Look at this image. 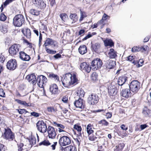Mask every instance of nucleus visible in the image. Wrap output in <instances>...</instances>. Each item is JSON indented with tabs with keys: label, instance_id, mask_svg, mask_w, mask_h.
Wrapping results in <instances>:
<instances>
[{
	"label": "nucleus",
	"instance_id": "f257e3e1",
	"mask_svg": "<svg viewBox=\"0 0 151 151\" xmlns=\"http://www.w3.org/2000/svg\"><path fill=\"white\" fill-rule=\"evenodd\" d=\"M77 79L75 74L73 76L70 73L65 74L64 78L62 80L63 86L65 87H68L70 85L77 83Z\"/></svg>",
	"mask_w": 151,
	"mask_h": 151
},
{
	"label": "nucleus",
	"instance_id": "f03ea898",
	"mask_svg": "<svg viewBox=\"0 0 151 151\" xmlns=\"http://www.w3.org/2000/svg\"><path fill=\"white\" fill-rule=\"evenodd\" d=\"M25 21V18L22 14H18L14 17L13 24L15 27H19L24 24Z\"/></svg>",
	"mask_w": 151,
	"mask_h": 151
},
{
	"label": "nucleus",
	"instance_id": "7ed1b4c3",
	"mask_svg": "<svg viewBox=\"0 0 151 151\" xmlns=\"http://www.w3.org/2000/svg\"><path fill=\"white\" fill-rule=\"evenodd\" d=\"M91 69L93 70H96L101 68L103 63L102 60L99 58H96L91 62Z\"/></svg>",
	"mask_w": 151,
	"mask_h": 151
},
{
	"label": "nucleus",
	"instance_id": "20e7f679",
	"mask_svg": "<svg viewBox=\"0 0 151 151\" xmlns=\"http://www.w3.org/2000/svg\"><path fill=\"white\" fill-rule=\"evenodd\" d=\"M140 83L137 80L132 81L129 85V89L132 92L137 93L140 88Z\"/></svg>",
	"mask_w": 151,
	"mask_h": 151
},
{
	"label": "nucleus",
	"instance_id": "39448f33",
	"mask_svg": "<svg viewBox=\"0 0 151 151\" xmlns=\"http://www.w3.org/2000/svg\"><path fill=\"white\" fill-rule=\"evenodd\" d=\"M99 101V97L95 93H92L88 96L87 101L89 105H94L96 104Z\"/></svg>",
	"mask_w": 151,
	"mask_h": 151
},
{
	"label": "nucleus",
	"instance_id": "423d86ee",
	"mask_svg": "<svg viewBox=\"0 0 151 151\" xmlns=\"http://www.w3.org/2000/svg\"><path fill=\"white\" fill-rule=\"evenodd\" d=\"M38 130L40 132L45 133L46 132L47 128L46 124L42 121H39L36 124Z\"/></svg>",
	"mask_w": 151,
	"mask_h": 151
},
{
	"label": "nucleus",
	"instance_id": "0eeeda50",
	"mask_svg": "<svg viewBox=\"0 0 151 151\" xmlns=\"http://www.w3.org/2000/svg\"><path fill=\"white\" fill-rule=\"evenodd\" d=\"M48 133V137L49 138L54 139L55 138L57 135V129H55L53 127L49 126L47 130Z\"/></svg>",
	"mask_w": 151,
	"mask_h": 151
},
{
	"label": "nucleus",
	"instance_id": "6e6552de",
	"mask_svg": "<svg viewBox=\"0 0 151 151\" xmlns=\"http://www.w3.org/2000/svg\"><path fill=\"white\" fill-rule=\"evenodd\" d=\"M71 143V140L70 138L65 136L61 137L59 141V143L61 146L69 145Z\"/></svg>",
	"mask_w": 151,
	"mask_h": 151
},
{
	"label": "nucleus",
	"instance_id": "1a4fd4ad",
	"mask_svg": "<svg viewBox=\"0 0 151 151\" xmlns=\"http://www.w3.org/2000/svg\"><path fill=\"white\" fill-rule=\"evenodd\" d=\"M47 81V78L43 75L38 76L36 80V82H37V85L40 87L41 88L44 87V86L45 85V83Z\"/></svg>",
	"mask_w": 151,
	"mask_h": 151
},
{
	"label": "nucleus",
	"instance_id": "9d476101",
	"mask_svg": "<svg viewBox=\"0 0 151 151\" xmlns=\"http://www.w3.org/2000/svg\"><path fill=\"white\" fill-rule=\"evenodd\" d=\"M20 47L19 44H16L13 45L9 49V54L12 56L16 55L18 52Z\"/></svg>",
	"mask_w": 151,
	"mask_h": 151
},
{
	"label": "nucleus",
	"instance_id": "9b49d317",
	"mask_svg": "<svg viewBox=\"0 0 151 151\" xmlns=\"http://www.w3.org/2000/svg\"><path fill=\"white\" fill-rule=\"evenodd\" d=\"M2 137L4 139L9 140H13L14 138V134L10 129H5V131L4 134L2 135Z\"/></svg>",
	"mask_w": 151,
	"mask_h": 151
},
{
	"label": "nucleus",
	"instance_id": "f8f14e48",
	"mask_svg": "<svg viewBox=\"0 0 151 151\" xmlns=\"http://www.w3.org/2000/svg\"><path fill=\"white\" fill-rule=\"evenodd\" d=\"M17 61L14 59H12L9 60L6 64L7 68L10 70H13L17 67Z\"/></svg>",
	"mask_w": 151,
	"mask_h": 151
},
{
	"label": "nucleus",
	"instance_id": "ddd939ff",
	"mask_svg": "<svg viewBox=\"0 0 151 151\" xmlns=\"http://www.w3.org/2000/svg\"><path fill=\"white\" fill-rule=\"evenodd\" d=\"M80 69L82 71L89 73L91 70V66H89L88 63L84 62L81 64Z\"/></svg>",
	"mask_w": 151,
	"mask_h": 151
},
{
	"label": "nucleus",
	"instance_id": "4468645a",
	"mask_svg": "<svg viewBox=\"0 0 151 151\" xmlns=\"http://www.w3.org/2000/svg\"><path fill=\"white\" fill-rule=\"evenodd\" d=\"M127 77L126 76H122L119 78L117 83H116V86L118 85V89H121L122 88V86L127 81Z\"/></svg>",
	"mask_w": 151,
	"mask_h": 151
},
{
	"label": "nucleus",
	"instance_id": "2eb2a0df",
	"mask_svg": "<svg viewBox=\"0 0 151 151\" xmlns=\"http://www.w3.org/2000/svg\"><path fill=\"white\" fill-rule=\"evenodd\" d=\"M33 3L39 8L43 9L45 8L46 4L43 0H32Z\"/></svg>",
	"mask_w": 151,
	"mask_h": 151
},
{
	"label": "nucleus",
	"instance_id": "dca6fc26",
	"mask_svg": "<svg viewBox=\"0 0 151 151\" xmlns=\"http://www.w3.org/2000/svg\"><path fill=\"white\" fill-rule=\"evenodd\" d=\"M74 105L77 108L83 109L85 107V101L83 99L80 98L78 100L76 101L74 103Z\"/></svg>",
	"mask_w": 151,
	"mask_h": 151
},
{
	"label": "nucleus",
	"instance_id": "f3484780",
	"mask_svg": "<svg viewBox=\"0 0 151 151\" xmlns=\"http://www.w3.org/2000/svg\"><path fill=\"white\" fill-rule=\"evenodd\" d=\"M56 42L55 41L53 40L52 39L48 38L45 41L43 47H46L49 45H53L54 47H55L56 46Z\"/></svg>",
	"mask_w": 151,
	"mask_h": 151
},
{
	"label": "nucleus",
	"instance_id": "a211bd4d",
	"mask_svg": "<svg viewBox=\"0 0 151 151\" xmlns=\"http://www.w3.org/2000/svg\"><path fill=\"white\" fill-rule=\"evenodd\" d=\"M116 65V62L112 60L108 61L105 65L107 70L114 68Z\"/></svg>",
	"mask_w": 151,
	"mask_h": 151
},
{
	"label": "nucleus",
	"instance_id": "6ab92c4d",
	"mask_svg": "<svg viewBox=\"0 0 151 151\" xmlns=\"http://www.w3.org/2000/svg\"><path fill=\"white\" fill-rule=\"evenodd\" d=\"M19 53V58L22 60L25 61H28L30 60V58L29 55L24 52H20Z\"/></svg>",
	"mask_w": 151,
	"mask_h": 151
},
{
	"label": "nucleus",
	"instance_id": "aec40b11",
	"mask_svg": "<svg viewBox=\"0 0 151 151\" xmlns=\"http://www.w3.org/2000/svg\"><path fill=\"white\" fill-rule=\"evenodd\" d=\"M26 78L29 82L32 81V84H35L36 83V76L34 74H31L30 75H28L26 77Z\"/></svg>",
	"mask_w": 151,
	"mask_h": 151
},
{
	"label": "nucleus",
	"instance_id": "412c9836",
	"mask_svg": "<svg viewBox=\"0 0 151 151\" xmlns=\"http://www.w3.org/2000/svg\"><path fill=\"white\" fill-rule=\"evenodd\" d=\"M130 90L128 88H126L123 90L121 93V95L125 98H128L130 95Z\"/></svg>",
	"mask_w": 151,
	"mask_h": 151
},
{
	"label": "nucleus",
	"instance_id": "4be33fe9",
	"mask_svg": "<svg viewBox=\"0 0 151 151\" xmlns=\"http://www.w3.org/2000/svg\"><path fill=\"white\" fill-rule=\"evenodd\" d=\"M50 90L52 94L57 93L58 92V88L55 84H53L50 86Z\"/></svg>",
	"mask_w": 151,
	"mask_h": 151
},
{
	"label": "nucleus",
	"instance_id": "5701e85b",
	"mask_svg": "<svg viewBox=\"0 0 151 151\" xmlns=\"http://www.w3.org/2000/svg\"><path fill=\"white\" fill-rule=\"evenodd\" d=\"M142 113L143 115L146 117H149L151 116V110L147 107H145L143 108Z\"/></svg>",
	"mask_w": 151,
	"mask_h": 151
},
{
	"label": "nucleus",
	"instance_id": "b1692460",
	"mask_svg": "<svg viewBox=\"0 0 151 151\" xmlns=\"http://www.w3.org/2000/svg\"><path fill=\"white\" fill-rule=\"evenodd\" d=\"M78 50L79 53L82 55L84 54L87 52V48L85 45H81Z\"/></svg>",
	"mask_w": 151,
	"mask_h": 151
},
{
	"label": "nucleus",
	"instance_id": "393cba45",
	"mask_svg": "<svg viewBox=\"0 0 151 151\" xmlns=\"http://www.w3.org/2000/svg\"><path fill=\"white\" fill-rule=\"evenodd\" d=\"M22 32L27 38L29 39L31 37V32L30 30L27 28L25 29L22 30Z\"/></svg>",
	"mask_w": 151,
	"mask_h": 151
},
{
	"label": "nucleus",
	"instance_id": "a878e982",
	"mask_svg": "<svg viewBox=\"0 0 151 151\" xmlns=\"http://www.w3.org/2000/svg\"><path fill=\"white\" fill-rule=\"evenodd\" d=\"M109 55L111 58H114L117 56L116 52L113 49H111L109 53Z\"/></svg>",
	"mask_w": 151,
	"mask_h": 151
},
{
	"label": "nucleus",
	"instance_id": "bb28decb",
	"mask_svg": "<svg viewBox=\"0 0 151 151\" xmlns=\"http://www.w3.org/2000/svg\"><path fill=\"white\" fill-rule=\"evenodd\" d=\"M48 77L51 79L54 80L55 81H59V77L57 74L51 73L49 74Z\"/></svg>",
	"mask_w": 151,
	"mask_h": 151
},
{
	"label": "nucleus",
	"instance_id": "cd10ccee",
	"mask_svg": "<svg viewBox=\"0 0 151 151\" xmlns=\"http://www.w3.org/2000/svg\"><path fill=\"white\" fill-rule=\"evenodd\" d=\"M124 146V144L123 143H120L116 146L114 151H121Z\"/></svg>",
	"mask_w": 151,
	"mask_h": 151
},
{
	"label": "nucleus",
	"instance_id": "c85d7f7f",
	"mask_svg": "<svg viewBox=\"0 0 151 151\" xmlns=\"http://www.w3.org/2000/svg\"><path fill=\"white\" fill-rule=\"evenodd\" d=\"M91 45V48L92 50L95 52L97 51V50L99 48L100 45L99 43H95L94 44H92Z\"/></svg>",
	"mask_w": 151,
	"mask_h": 151
},
{
	"label": "nucleus",
	"instance_id": "c756f323",
	"mask_svg": "<svg viewBox=\"0 0 151 151\" xmlns=\"http://www.w3.org/2000/svg\"><path fill=\"white\" fill-rule=\"evenodd\" d=\"M105 45L106 46H110L112 47L114 45V43L111 39L105 40L104 41Z\"/></svg>",
	"mask_w": 151,
	"mask_h": 151
},
{
	"label": "nucleus",
	"instance_id": "7c9ffc66",
	"mask_svg": "<svg viewBox=\"0 0 151 151\" xmlns=\"http://www.w3.org/2000/svg\"><path fill=\"white\" fill-rule=\"evenodd\" d=\"M117 88L116 87V88H113L109 90V92L110 95L114 96L116 94L117 92Z\"/></svg>",
	"mask_w": 151,
	"mask_h": 151
},
{
	"label": "nucleus",
	"instance_id": "2f4dec72",
	"mask_svg": "<svg viewBox=\"0 0 151 151\" xmlns=\"http://www.w3.org/2000/svg\"><path fill=\"white\" fill-rule=\"evenodd\" d=\"M70 18L73 21L72 23H74L78 20V17L76 14H71Z\"/></svg>",
	"mask_w": 151,
	"mask_h": 151
},
{
	"label": "nucleus",
	"instance_id": "473e14b6",
	"mask_svg": "<svg viewBox=\"0 0 151 151\" xmlns=\"http://www.w3.org/2000/svg\"><path fill=\"white\" fill-rule=\"evenodd\" d=\"M92 129V126L91 124H89L87 125L86 128V131L88 135H90L93 132V130Z\"/></svg>",
	"mask_w": 151,
	"mask_h": 151
},
{
	"label": "nucleus",
	"instance_id": "72a5a7b5",
	"mask_svg": "<svg viewBox=\"0 0 151 151\" xmlns=\"http://www.w3.org/2000/svg\"><path fill=\"white\" fill-rule=\"evenodd\" d=\"M85 93L83 90L81 88H79L77 92V95L79 96L80 97H83Z\"/></svg>",
	"mask_w": 151,
	"mask_h": 151
},
{
	"label": "nucleus",
	"instance_id": "f704fd0d",
	"mask_svg": "<svg viewBox=\"0 0 151 151\" xmlns=\"http://www.w3.org/2000/svg\"><path fill=\"white\" fill-rule=\"evenodd\" d=\"M15 101H16L18 104L23 105L26 106H30L29 104H27L25 101H22L18 99H15Z\"/></svg>",
	"mask_w": 151,
	"mask_h": 151
},
{
	"label": "nucleus",
	"instance_id": "c9c22d12",
	"mask_svg": "<svg viewBox=\"0 0 151 151\" xmlns=\"http://www.w3.org/2000/svg\"><path fill=\"white\" fill-rule=\"evenodd\" d=\"M30 13L32 14L37 16L40 14L39 11L35 9H31L30 11Z\"/></svg>",
	"mask_w": 151,
	"mask_h": 151
},
{
	"label": "nucleus",
	"instance_id": "e433bc0d",
	"mask_svg": "<svg viewBox=\"0 0 151 151\" xmlns=\"http://www.w3.org/2000/svg\"><path fill=\"white\" fill-rule=\"evenodd\" d=\"M81 17L79 19L80 22L82 21L83 19L86 17L87 16L86 14V13L82 11L81 9H80Z\"/></svg>",
	"mask_w": 151,
	"mask_h": 151
},
{
	"label": "nucleus",
	"instance_id": "4c0bfd02",
	"mask_svg": "<svg viewBox=\"0 0 151 151\" xmlns=\"http://www.w3.org/2000/svg\"><path fill=\"white\" fill-rule=\"evenodd\" d=\"M99 124H101L102 125L106 126H107L109 123L105 119H102L99 122Z\"/></svg>",
	"mask_w": 151,
	"mask_h": 151
},
{
	"label": "nucleus",
	"instance_id": "58836bf2",
	"mask_svg": "<svg viewBox=\"0 0 151 151\" xmlns=\"http://www.w3.org/2000/svg\"><path fill=\"white\" fill-rule=\"evenodd\" d=\"M29 142L30 144L31 145V147L32 145H35L36 143V139L35 137H32L31 139H29Z\"/></svg>",
	"mask_w": 151,
	"mask_h": 151
},
{
	"label": "nucleus",
	"instance_id": "ea45409f",
	"mask_svg": "<svg viewBox=\"0 0 151 151\" xmlns=\"http://www.w3.org/2000/svg\"><path fill=\"white\" fill-rule=\"evenodd\" d=\"M75 148V146L70 145L66 147L65 150L66 151H73Z\"/></svg>",
	"mask_w": 151,
	"mask_h": 151
},
{
	"label": "nucleus",
	"instance_id": "a19ab883",
	"mask_svg": "<svg viewBox=\"0 0 151 151\" xmlns=\"http://www.w3.org/2000/svg\"><path fill=\"white\" fill-rule=\"evenodd\" d=\"M50 143L48 140H44L39 144L40 145H43L45 146H48L50 145Z\"/></svg>",
	"mask_w": 151,
	"mask_h": 151
},
{
	"label": "nucleus",
	"instance_id": "79ce46f5",
	"mask_svg": "<svg viewBox=\"0 0 151 151\" xmlns=\"http://www.w3.org/2000/svg\"><path fill=\"white\" fill-rule=\"evenodd\" d=\"M7 18L6 16L4 14V12L1 13L0 15V20L1 21H4Z\"/></svg>",
	"mask_w": 151,
	"mask_h": 151
},
{
	"label": "nucleus",
	"instance_id": "37998d69",
	"mask_svg": "<svg viewBox=\"0 0 151 151\" xmlns=\"http://www.w3.org/2000/svg\"><path fill=\"white\" fill-rule=\"evenodd\" d=\"M141 48L140 47H134L131 50L132 52H134L136 51H140Z\"/></svg>",
	"mask_w": 151,
	"mask_h": 151
},
{
	"label": "nucleus",
	"instance_id": "c03bdc74",
	"mask_svg": "<svg viewBox=\"0 0 151 151\" xmlns=\"http://www.w3.org/2000/svg\"><path fill=\"white\" fill-rule=\"evenodd\" d=\"M74 128L78 132V133H81V128L80 126L77 125H75L74 126Z\"/></svg>",
	"mask_w": 151,
	"mask_h": 151
},
{
	"label": "nucleus",
	"instance_id": "a18cd8bd",
	"mask_svg": "<svg viewBox=\"0 0 151 151\" xmlns=\"http://www.w3.org/2000/svg\"><path fill=\"white\" fill-rule=\"evenodd\" d=\"M14 0H6V1L3 3V5L4 7H6L7 5L9 4V3L12 2Z\"/></svg>",
	"mask_w": 151,
	"mask_h": 151
},
{
	"label": "nucleus",
	"instance_id": "49530a36",
	"mask_svg": "<svg viewBox=\"0 0 151 151\" xmlns=\"http://www.w3.org/2000/svg\"><path fill=\"white\" fill-rule=\"evenodd\" d=\"M18 151H22L23 150V147H24V145L23 143H20L19 144H18Z\"/></svg>",
	"mask_w": 151,
	"mask_h": 151
},
{
	"label": "nucleus",
	"instance_id": "de8ad7c7",
	"mask_svg": "<svg viewBox=\"0 0 151 151\" xmlns=\"http://www.w3.org/2000/svg\"><path fill=\"white\" fill-rule=\"evenodd\" d=\"M17 110L19 113L20 114H23L25 113H26L27 112H28L26 111L24 109H17Z\"/></svg>",
	"mask_w": 151,
	"mask_h": 151
},
{
	"label": "nucleus",
	"instance_id": "09e8293b",
	"mask_svg": "<svg viewBox=\"0 0 151 151\" xmlns=\"http://www.w3.org/2000/svg\"><path fill=\"white\" fill-rule=\"evenodd\" d=\"M67 15L66 14H60V17L62 20L63 21H65V19L67 17Z\"/></svg>",
	"mask_w": 151,
	"mask_h": 151
},
{
	"label": "nucleus",
	"instance_id": "8fccbe9b",
	"mask_svg": "<svg viewBox=\"0 0 151 151\" xmlns=\"http://www.w3.org/2000/svg\"><path fill=\"white\" fill-rule=\"evenodd\" d=\"M53 123L55 125L57 126L58 127H60L59 128L61 129H64L65 128L64 126L61 124H58L56 122H54Z\"/></svg>",
	"mask_w": 151,
	"mask_h": 151
},
{
	"label": "nucleus",
	"instance_id": "3c124183",
	"mask_svg": "<svg viewBox=\"0 0 151 151\" xmlns=\"http://www.w3.org/2000/svg\"><path fill=\"white\" fill-rule=\"evenodd\" d=\"M47 109L48 111L50 112H54L55 111V109L53 107H48Z\"/></svg>",
	"mask_w": 151,
	"mask_h": 151
},
{
	"label": "nucleus",
	"instance_id": "603ef678",
	"mask_svg": "<svg viewBox=\"0 0 151 151\" xmlns=\"http://www.w3.org/2000/svg\"><path fill=\"white\" fill-rule=\"evenodd\" d=\"M31 115L35 117H38L39 116L40 114L35 112H33L31 113Z\"/></svg>",
	"mask_w": 151,
	"mask_h": 151
},
{
	"label": "nucleus",
	"instance_id": "864d4df0",
	"mask_svg": "<svg viewBox=\"0 0 151 151\" xmlns=\"http://www.w3.org/2000/svg\"><path fill=\"white\" fill-rule=\"evenodd\" d=\"M0 96L3 97L5 96V93L2 88H0Z\"/></svg>",
	"mask_w": 151,
	"mask_h": 151
},
{
	"label": "nucleus",
	"instance_id": "5fc2aeb1",
	"mask_svg": "<svg viewBox=\"0 0 151 151\" xmlns=\"http://www.w3.org/2000/svg\"><path fill=\"white\" fill-rule=\"evenodd\" d=\"M91 78L93 80H96L97 78V76L96 73H93L91 76Z\"/></svg>",
	"mask_w": 151,
	"mask_h": 151
},
{
	"label": "nucleus",
	"instance_id": "6e6d98bb",
	"mask_svg": "<svg viewBox=\"0 0 151 151\" xmlns=\"http://www.w3.org/2000/svg\"><path fill=\"white\" fill-rule=\"evenodd\" d=\"M97 138V137L94 135H91L89 137V139L92 141L96 140Z\"/></svg>",
	"mask_w": 151,
	"mask_h": 151
},
{
	"label": "nucleus",
	"instance_id": "4d7b16f0",
	"mask_svg": "<svg viewBox=\"0 0 151 151\" xmlns=\"http://www.w3.org/2000/svg\"><path fill=\"white\" fill-rule=\"evenodd\" d=\"M92 36V35L91 34L90 32H89L88 35L86 36L84 38L82 39L83 41H84L86 40L87 39L91 37Z\"/></svg>",
	"mask_w": 151,
	"mask_h": 151
},
{
	"label": "nucleus",
	"instance_id": "13d9d810",
	"mask_svg": "<svg viewBox=\"0 0 151 151\" xmlns=\"http://www.w3.org/2000/svg\"><path fill=\"white\" fill-rule=\"evenodd\" d=\"M6 147L3 144H0V151H5Z\"/></svg>",
	"mask_w": 151,
	"mask_h": 151
},
{
	"label": "nucleus",
	"instance_id": "bf43d9fd",
	"mask_svg": "<svg viewBox=\"0 0 151 151\" xmlns=\"http://www.w3.org/2000/svg\"><path fill=\"white\" fill-rule=\"evenodd\" d=\"M5 60V58L1 54L0 55V63H3Z\"/></svg>",
	"mask_w": 151,
	"mask_h": 151
},
{
	"label": "nucleus",
	"instance_id": "052dcab7",
	"mask_svg": "<svg viewBox=\"0 0 151 151\" xmlns=\"http://www.w3.org/2000/svg\"><path fill=\"white\" fill-rule=\"evenodd\" d=\"M53 58L55 59H58L59 58H60L62 57L61 55L59 53H57L53 56Z\"/></svg>",
	"mask_w": 151,
	"mask_h": 151
},
{
	"label": "nucleus",
	"instance_id": "680f3d73",
	"mask_svg": "<svg viewBox=\"0 0 151 151\" xmlns=\"http://www.w3.org/2000/svg\"><path fill=\"white\" fill-rule=\"evenodd\" d=\"M147 127L148 126L146 124H142L140 125V128L141 129V130H143Z\"/></svg>",
	"mask_w": 151,
	"mask_h": 151
},
{
	"label": "nucleus",
	"instance_id": "e2e57ef3",
	"mask_svg": "<svg viewBox=\"0 0 151 151\" xmlns=\"http://www.w3.org/2000/svg\"><path fill=\"white\" fill-rule=\"evenodd\" d=\"M120 127L122 129L124 130H127L128 129V127L127 126H126L124 124H122L121 126Z\"/></svg>",
	"mask_w": 151,
	"mask_h": 151
},
{
	"label": "nucleus",
	"instance_id": "0e129e2a",
	"mask_svg": "<svg viewBox=\"0 0 151 151\" xmlns=\"http://www.w3.org/2000/svg\"><path fill=\"white\" fill-rule=\"evenodd\" d=\"M134 59V57L132 56H129L127 57V60H128L130 61H133V60Z\"/></svg>",
	"mask_w": 151,
	"mask_h": 151
},
{
	"label": "nucleus",
	"instance_id": "69168bd1",
	"mask_svg": "<svg viewBox=\"0 0 151 151\" xmlns=\"http://www.w3.org/2000/svg\"><path fill=\"white\" fill-rule=\"evenodd\" d=\"M108 17L110 18V17L108 16L105 13H104L102 18L103 19H104V20H105L107 19Z\"/></svg>",
	"mask_w": 151,
	"mask_h": 151
},
{
	"label": "nucleus",
	"instance_id": "338daca9",
	"mask_svg": "<svg viewBox=\"0 0 151 151\" xmlns=\"http://www.w3.org/2000/svg\"><path fill=\"white\" fill-rule=\"evenodd\" d=\"M57 142H54L53 144L52 145L51 147H52V149L53 150H54L55 149V147L57 144Z\"/></svg>",
	"mask_w": 151,
	"mask_h": 151
},
{
	"label": "nucleus",
	"instance_id": "774afa93",
	"mask_svg": "<svg viewBox=\"0 0 151 151\" xmlns=\"http://www.w3.org/2000/svg\"><path fill=\"white\" fill-rule=\"evenodd\" d=\"M106 116L107 119L110 118L112 116V114L111 113L108 112L106 113Z\"/></svg>",
	"mask_w": 151,
	"mask_h": 151
}]
</instances>
